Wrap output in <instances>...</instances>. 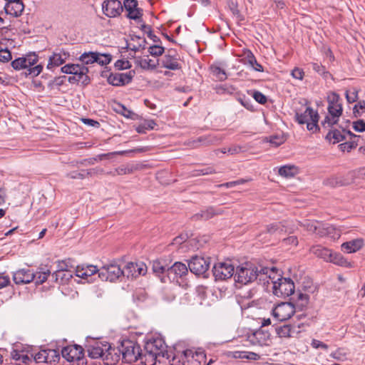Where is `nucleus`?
<instances>
[{
  "label": "nucleus",
  "mask_w": 365,
  "mask_h": 365,
  "mask_svg": "<svg viewBox=\"0 0 365 365\" xmlns=\"http://www.w3.org/2000/svg\"><path fill=\"white\" fill-rule=\"evenodd\" d=\"M38 61V56L33 52L14 60L11 64L12 68L16 71L26 69V76H30L34 78L38 76L43 70L41 64H36Z\"/></svg>",
  "instance_id": "f03ea898"
},
{
  "label": "nucleus",
  "mask_w": 365,
  "mask_h": 365,
  "mask_svg": "<svg viewBox=\"0 0 365 365\" xmlns=\"http://www.w3.org/2000/svg\"><path fill=\"white\" fill-rule=\"evenodd\" d=\"M163 346L161 340H153L145 342L144 349H142L141 363L145 365H154L156 361L157 356L160 355V350Z\"/></svg>",
  "instance_id": "39448f33"
},
{
  "label": "nucleus",
  "mask_w": 365,
  "mask_h": 365,
  "mask_svg": "<svg viewBox=\"0 0 365 365\" xmlns=\"http://www.w3.org/2000/svg\"><path fill=\"white\" fill-rule=\"evenodd\" d=\"M310 252L317 257L322 258L328 262L331 250L321 245H314L310 248Z\"/></svg>",
  "instance_id": "c85d7f7f"
},
{
  "label": "nucleus",
  "mask_w": 365,
  "mask_h": 365,
  "mask_svg": "<svg viewBox=\"0 0 365 365\" xmlns=\"http://www.w3.org/2000/svg\"><path fill=\"white\" fill-rule=\"evenodd\" d=\"M66 177L71 179H84L86 177V170L70 172L66 174Z\"/></svg>",
  "instance_id": "680f3d73"
},
{
  "label": "nucleus",
  "mask_w": 365,
  "mask_h": 365,
  "mask_svg": "<svg viewBox=\"0 0 365 365\" xmlns=\"http://www.w3.org/2000/svg\"><path fill=\"white\" fill-rule=\"evenodd\" d=\"M252 98L262 105H264L267 102V97L258 91L252 92Z\"/></svg>",
  "instance_id": "bf43d9fd"
},
{
  "label": "nucleus",
  "mask_w": 365,
  "mask_h": 365,
  "mask_svg": "<svg viewBox=\"0 0 365 365\" xmlns=\"http://www.w3.org/2000/svg\"><path fill=\"white\" fill-rule=\"evenodd\" d=\"M215 215L216 212H215L214 209L212 207H209L205 210H202L200 212L195 214L192 215V219L193 220H207Z\"/></svg>",
  "instance_id": "c9c22d12"
},
{
  "label": "nucleus",
  "mask_w": 365,
  "mask_h": 365,
  "mask_svg": "<svg viewBox=\"0 0 365 365\" xmlns=\"http://www.w3.org/2000/svg\"><path fill=\"white\" fill-rule=\"evenodd\" d=\"M111 55L110 54L97 53V61H96V63L101 66H105L108 64L111 61Z\"/></svg>",
  "instance_id": "3c124183"
},
{
  "label": "nucleus",
  "mask_w": 365,
  "mask_h": 365,
  "mask_svg": "<svg viewBox=\"0 0 365 365\" xmlns=\"http://www.w3.org/2000/svg\"><path fill=\"white\" fill-rule=\"evenodd\" d=\"M334 227L329 224H324L320 222L319 230L317 235L319 237L331 236L334 232Z\"/></svg>",
  "instance_id": "a19ab883"
},
{
  "label": "nucleus",
  "mask_w": 365,
  "mask_h": 365,
  "mask_svg": "<svg viewBox=\"0 0 365 365\" xmlns=\"http://www.w3.org/2000/svg\"><path fill=\"white\" fill-rule=\"evenodd\" d=\"M70 56L68 52L61 51L58 53L54 52L48 58L47 68L49 70L58 67L66 62Z\"/></svg>",
  "instance_id": "aec40b11"
},
{
  "label": "nucleus",
  "mask_w": 365,
  "mask_h": 365,
  "mask_svg": "<svg viewBox=\"0 0 365 365\" xmlns=\"http://www.w3.org/2000/svg\"><path fill=\"white\" fill-rule=\"evenodd\" d=\"M133 172V167L121 165V166H119L118 168H115V173H117V175L130 174Z\"/></svg>",
  "instance_id": "0e129e2a"
},
{
  "label": "nucleus",
  "mask_w": 365,
  "mask_h": 365,
  "mask_svg": "<svg viewBox=\"0 0 365 365\" xmlns=\"http://www.w3.org/2000/svg\"><path fill=\"white\" fill-rule=\"evenodd\" d=\"M11 356L17 362L18 364H28L31 360V356H29L28 354L25 353L24 350L19 351L17 349H14L11 352Z\"/></svg>",
  "instance_id": "2f4dec72"
},
{
  "label": "nucleus",
  "mask_w": 365,
  "mask_h": 365,
  "mask_svg": "<svg viewBox=\"0 0 365 365\" xmlns=\"http://www.w3.org/2000/svg\"><path fill=\"white\" fill-rule=\"evenodd\" d=\"M134 75V71H130L128 73H119V78H120V80L122 81V86H124L131 82Z\"/></svg>",
  "instance_id": "603ef678"
},
{
  "label": "nucleus",
  "mask_w": 365,
  "mask_h": 365,
  "mask_svg": "<svg viewBox=\"0 0 365 365\" xmlns=\"http://www.w3.org/2000/svg\"><path fill=\"white\" fill-rule=\"evenodd\" d=\"M162 66L173 71L180 68L178 58L170 54L165 55L162 59Z\"/></svg>",
  "instance_id": "c756f323"
},
{
  "label": "nucleus",
  "mask_w": 365,
  "mask_h": 365,
  "mask_svg": "<svg viewBox=\"0 0 365 365\" xmlns=\"http://www.w3.org/2000/svg\"><path fill=\"white\" fill-rule=\"evenodd\" d=\"M123 271L120 266L116 263L106 264L99 269L98 277L102 281L115 282L123 277Z\"/></svg>",
  "instance_id": "423d86ee"
},
{
  "label": "nucleus",
  "mask_w": 365,
  "mask_h": 365,
  "mask_svg": "<svg viewBox=\"0 0 365 365\" xmlns=\"http://www.w3.org/2000/svg\"><path fill=\"white\" fill-rule=\"evenodd\" d=\"M298 173V168L294 165H287L279 169V174L285 178H291Z\"/></svg>",
  "instance_id": "e433bc0d"
},
{
  "label": "nucleus",
  "mask_w": 365,
  "mask_h": 365,
  "mask_svg": "<svg viewBox=\"0 0 365 365\" xmlns=\"http://www.w3.org/2000/svg\"><path fill=\"white\" fill-rule=\"evenodd\" d=\"M217 141V139L211 135L207 136H201L197 138V140L194 141L195 144L201 143L204 145H208L215 143Z\"/></svg>",
  "instance_id": "8fccbe9b"
},
{
  "label": "nucleus",
  "mask_w": 365,
  "mask_h": 365,
  "mask_svg": "<svg viewBox=\"0 0 365 365\" xmlns=\"http://www.w3.org/2000/svg\"><path fill=\"white\" fill-rule=\"evenodd\" d=\"M275 268H269L262 265L252 267V277L257 284L262 285L264 290L272 284V292L279 297H287L294 294V284L290 278L280 277L274 281L272 275L275 272Z\"/></svg>",
  "instance_id": "f257e3e1"
},
{
  "label": "nucleus",
  "mask_w": 365,
  "mask_h": 365,
  "mask_svg": "<svg viewBox=\"0 0 365 365\" xmlns=\"http://www.w3.org/2000/svg\"><path fill=\"white\" fill-rule=\"evenodd\" d=\"M210 267L209 259L202 257L195 256L188 263L190 272L196 275H202L206 273Z\"/></svg>",
  "instance_id": "9d476101"
},
{
  "label": "nucleus",
  "mask_w": 365,
  "mask_h": 365,
  "mask_svg": "<svg viewBox=\"0 0 365 365\" xmlns=\"http://www.w3.org/2000/svg\"><path fill=\"white\" fill-rule=\"evenodd\" d=\"M41 270L38 272L36 274V277L34 279H36V283L38 284H43L48 279V277L51 274V272L48 269L43 270V269H41Z\"/></svg>",
  "instance_id": "de8ad7c7"
},
{
  "label": "nucleus",
  "mask_w": 365,
  "mask_h": 365,
  "mask_svg": "<svg viewBox=\"0 0 365 365\" xmlns=\"http://www.w3.org/2000/svg\"><path fill=\"white\" fill-rule=\"evenodd\" d=\"M123 277L136 278L145 274L147 267L143 262H128L122 269Z\"/></svg>",
  "instance_id": "f8f14e48"
},
{
  "label": "nucleus",
  "mask_w": 365,
  "mask_h": 365,
  "mask_svg": "<svg viewBox=\"0 0 365 365\" xmlns=\"http://www.w3.org/2000/svg\"><path fill=\"white\" fill-rule=\"evenodd\" d=\"M247 293V296L240 297L238 299V304L241 307L242 314L246 318L250 317L249 309L251 307L250 291H248Z\"/></svg>",
  "instance_id": "7c9ffc66"
},
{
  "label": "nucleus",
  "mask_w": 365,
  "mask_h": 365,
  "mask_svg": "<svg viewBox=\"0 0 365 365\" xmlns=\"http://www.w3.org/2000/svg\"><path fill=\"white\" fill-rule=\"evenodd\" d=\"M319 114L316 113L314 115L313 119H311V120L308 121V123H305V124H307V128L308 130L314 133L317 130H319L317 124L319 121Z\"/></svg>",
  "instance_id": "09e8293b"
},
{
  "label": "nucleus",
  "mask_w": 365,
  "mask_h": 365,
  "mask_svg": "<svg viewBox=\"0 0 365 365\" xmlns=\"http://www.w3.org/2000/svg\"><path fill=\"white\" fill-rule=\"evenodd\" d=\"M269 333L267 331L259 329L252 332V345L263 346L269 340Z\"/></svg>",
  "instance_id": "393cba45"
},
{
  "label": "nucleus",
  "mask_w": 365,
  "mask_h": 365,
  "mask_svg": "<svg viewBox=\"0 0 365 365\" xmlns=\"http://www.w3.org/2000/svg\"><path fill=\"white\" fill-rule=\"evenodd\" d=\"M322 128L328 130L325 138L333 144L338 143L347 138L348 130L341 125H339L338 123Z\"/></svg>",
  "instance_id": "6e6552de"
},
{
  "label": "nucleus",
  "mask_w": 365,
  "mask_h": 365,
  "mask_svg": "<svg viewBox=\"0 0 365 365\" xmlns=\"http://www.w3.org/2000/svg\"><path fill=\"white\" fill-rule=\"evenodd\" d=\"M188 274V268L187 265L180 262H175L167 269V278L170 281L178 282L179 279H184Z\"/></svg>",
  "instance_id": "9b49d317"
},
{
  "label": "nucleus",
  "mask_w": 365,
  "mask_h": 365,
  "mask_svg": "<svg viewBox=\"0 0 365 365\" xmlns=\"http://www.w3.org/2000/svg\"><path fill=\"white\" fill-rule=\"evenodd\" d=\"M102 10L106 16L114 18L120 15L123 6L119 0H105L102 4Z\"/></svg>",
  "instance_id": "ddd939ff"
},
{
  "label": "nucleus",
  "mask_w": 365,
  "mask_h": 365,
  "mask_svg": "<svg viewBox=\"0 0 365 365\" xmlns=\"http://www.w3.org/2000/svg\"><path fill=\"white\" fill-rule=\"evenodd\" d=\"M108 82L115 86H121L122 81L119 78V73H111L108 78Z\"/></svg>",
  "instance_id": "052dcab7"
},
{
  "label": "nucleus",
  "mask_w": 365,
  "mask_h": 365,
  "mask_svg": "<svg viewBox=\"0 0 365 365\" xmlns=\"http://www.w3.org/2000/svg\"><path fill=\"white\" fill-rule=\"evenodd\" d=\"M210 71L213 76L219 81H225L227 78L225 71L217 65H212Z\"/></svg>",
  "instance_id": "37998d69"
},
{
  "label": "nucleus",
  "mask_w": 365,
  "mask_h": 365,
  "mask_svg": "<svg viewBox=\"0 0 365 365\" xmlns=\"http://www.w3.org/2000/svg\"><path fill=\"white\" fill-rule=\"evenodd\" d=\"M155 125L156 123L153 120H145L137 127L136 130L138 133H145L147 130L154 129Z\"/></svg>",
  "instance_id": "a18cd8bd"
},
{
  "label": "nucleus",
  "mask_w": 365,
  "mask_h": 365,
  "mask_svg": "<svg viewBox=\"0 0 365 365\" xmlns=\"http://www.w3.org/2000/svg\"><path fill=\"white\" fill-rule=\"evenodd\" d=\"M295 305L292 302H282L272 310V314L279 322L288 320L295 313Z\"/></svg>",
  "instance_id": "1a4fd4ad"
},
{
  "label": "nucleus",
  "mask_w": 365,
  "mask_h": 365,
  "mask_svg": "<svg viewBox=\"0 0 365 365\" xmlns=\"http://www.w3.org/2000/svg\"><path fill=\"white\" fill-rule=\"evenodd\" d=\"M118 351L121 353L122 361L125 363L141 362L142 349L136 341L123 339L118 346Z\"/></svg>",
  "instance_id": "7ed1b4c3"
},
{
  "label": "nucleus",
  "mask_w": 365,
  "mask_h": 365,
  "mask_svg": "<svg viewBox=\"0 0 365 365\" xmlns=\"http://www.w3.org/2000/svg\"><path fill=\"white\" fill-rule=\"evenodd\" d=\"M164 47L159 45H153L149 47L148 51L153 56H160L164 53Z\"/></svg>",
  "instance_id": "6e6d98bb"
},
{
  "label": "nucleus",
  "mask_w": 365,
  "mask_h": 365,
  "mask_svg": "<svg viewBox=\"0 0 365 365\" xmlns=\"http://www.w3.org/2000/svg\"><path fill=\"white\" fill-rule=\"evenodd\" d=\"M36 274L27 269H21L14 273L13 280L16 284H26L34 280Z\"/></svg>",
  "instance_id": "dca6fc26"
},
{
  "label": "nucleus",
  "mask_w": 365,
  "mask_h": 365,
  "mask_svg": "<svg viewBox=\"0 0 365 365\" xmlns=\"http://www.w3.org/2000/svg\"><path fill=\"white\" fill-rule=\"evenodd\" d=\"M240 61L245 65L251 66V51L246 49L242 51V54L239 55Z\"/></svg>",
  "instance_id": "864d4df0"
},
{
  "label": "nucleus",
  "mask_w": 365,
  "mask_h": 365,
  "mask_svg": "<svg viewBox=\"0 0 365 365\" xmlns=\"http://www.w3.org/2000/svg\"><path fill=\"white\" fill-rule=\"evenodd\" d=\"M104 344L105 343L96 340L88 342L86 347L88 356L92 359L102 358L104 360L105 350L108 349Z\"/></svg>",
  "instance_id": "2eb2a0df"
},
{
  "label": "nucleus",
  "mask_w": 365,
  "mask_h": 365,
  "mask_svg": "<svg viewBox=\"0 0 365 365\" xmlns=\"http://www.w3.org/2000/svg\"><path fill=\"white\" fill-rule=\"evenodd\" d=\"M79 60L83 64H91L97 61V52H85L81 55Z\"/></svg>",
  "instance_id": "79ce46f5"
},
{
  "label": "nucleus",
  "mask_w": 365,
  "mask_h": 365,
  "mask_svg": "<svg viewBox=\"0 0 365 365\" xmlns=\"http://www.w3.org/2000/svg\"><path fill=\"white\" fill-rule=\"evenodd\" d=\"M235 279L237 283L247 284L251 282V272L247 267H237L235 275Z\"/></svg>",
  "instance_id": "a878e982"
},
{
  "label": "nucleus",
  "mask_w": 365,
  "mask_h": 365,
  "mask_svg": "<svg viewBox=\"0 0 365 365\" xmlns=\"http://www.w3.org/2000/svg\"><path fill=\"white\" fill-rule=\"evenodd\" d=\"M34 358L36 363H46V349H41L38 352L31 354V359Z\"/></svg>",
  "instance_id": "5fc2aeb1"
},
{
  "label": "nucleus",
  "mask_w": 365,
  "mask_h": 365,
  "mask_svg": "<svg viewBox=\"0 0 365 365\" xmlns=\"http://www.w3.org/2000/svg\"><path fill=\"white\" fill-rule=\"evenodd\" d=\"M227 4L230 10L238 21L244 20V17L240 14V11L237 9L238 5L236 1L233 0H227Z\"/></svg>",
  "instance_id": "49530a36"
},
{
  "label": "nucleus",
  "mask_w": 365,
  "mask_h": 365,
  "mask_svg": "<svg viewBox=\"0 0 365 365\" xmlns=\"http://www.w3.org/2000/svg\"><path fill=\"white\" fill-rule=\"evenodd\" d=\"M68 81L70 83H81L83 85H88L90 83V78L87 77V81L84 82V78L81 76H78L76 75H73L72 76H69L68 78Z\"/></svg>",
  "instance_id": "e2e57ef3"
},
{
  "label": "nucleus",
  "mask_w": 365,
  "mask_h": 365,
  "mask_svg": "<svg viewBox=\"0 0 365 365\" xmlns=\"http://www.w3.org/2000/svg\"><path fill=\"white\" fill-rule=\"evenodd\" d=\"M247 150V148L245 146H240V145H232L231 147L228 148L227 152L230 155H235L240 153L245 152Z\"/></svg>",
  "instance_id": "774afa93"
},
{
  "label": "nucleus",
  "mask_w": 365,
  "mask_h": 365,
  "mask_svg": "<svg viewBox=\"0 0 365 365\" xmlns=\"http://www.w3.org/2000/svg\"><path fill=\"white\" fill-rule=\"evenodd\" d=\"M61 355L70 362L80 361L83 356V349L79 345L67 346L61 350Z\"/></svg>",
  "instance_id": "4468645a"
},
{
  "label": "nucleus",
  "mask_w": 365,
  "mask_h": 365,
  "mask_svg": "<svg viewBox=\"0 0 365 365\" xmlns=\"http://www.w3.org/2000/svg\"><path fill=\"white\" fill-rule=\"evenodd\" d=\"M312 69L323 76L324 78H327L329 73L326 71V68L324 66L318 63H313L312 64Z\"/></svg>",
  "instance_id": "13d9d810"
},
{
  "label": "nucleus",
  "mask_w": 365,
  "mask_h": 365,
  "mask_svg": "<svg viewBox=\"0 0 365 365\" xmlns=\"http://www.w3.org/2000/svg\"><path fill=\"white\" fill-rule=\"evenodd\" d=\"M296 296V299H294V297L292 298L295 302V307L302 309L308 304L309 299V295L307 294L299 292L297 294Z\"/></svg>",
  "instance_id": "58836bf2"
},
{
  "label": "nucleus",
  "mask_w": 365,
  "mask_h": 365,
  "mask_svg": "<svg viewBox=\"0 0 365 365\" xmlns=\"http://www.w3.org/2000/svg\"><path fill=\"white\" fill-rule=\"evenodd\" d=\"M324 184L331 187H336L346 185L347 182L344 177L334 175L324 180Z\"/></svg>",
  "instance_id": "f704fd0d"
},
{
  "label": "nucleus",
  "mask_w": 365,
  "mask_h": 365,
  "mask_svg": "<svg viewBox=\"0 0 365 365\" xmlns=\"http://www.w3.org/2000/svg\"><path fill=\"white\" fill-rule=\"evenodd\" d=\"M76 275L84 279H87L88 282H91L92 279H89L93 274L97 272L99 274V269L94 265H78L75 269Z\"/></svg>",
  "instance_id": "a211bd4d"
},
{
  "label": "nucleus",
  "mask_w": 365,
  "mask_h": 365,
  "mask_svg": "<svg viewBox=\"0 0 365 365\" xmlns=\"http://www.w3.org/2000/svg\"><path fill=\"white\" fill-rule=\"evenodd\" d=\"M328 262L345 267H351V263L348 262L347 259L344 258L341 254L334 252L332 250Z\"/></svg>",
  "instance_id": "473e14b6"
},
{
  "label": "nucleus",
  "mask_w": 365,
  "mask_h": 365,
  "mask_svg": "<svg viewBox=\"0 0 365 365\" xmlns=\"http://www.w3.org/2000/svg\"><path fill=\"white\" fill-rule=\"evenodd\" d=\"M7 4H6L4 9L7 14H9L14 17L20 16L24 9V5L21 0H6Z\"/></svg>",
  "instance_id": "f3484780"
},
{
  "label": "nucleus",
  "mask_w": 365,
  "mask_h": 365,
  "mask_svg": "<svg viewBox=\"0 0 365 365\" xmlns=\"http://www.w3.org/2000/svg\"><path fill=\"white\" fill-rule=\"evenodd\" d=\"M286 224L287 222H282L270 224L267 226V232L280 240L284 234L292 232Z\"/></svg>",
  "instance_id": "412c9836"
},
{
  "label": "nucleus",
  "mask_w": 365,
  "mask_h": 365,
  "mask_svg": "<svg viewBox=\"0 0 365 365\" xmlns=\"http://www.w3.org/2000/svg\"><path fill=\"white\" fill-rule=\"evenodd\" d=\"M46 363L51 364L53 362H58L60 359V354L56 349H46Z\"/></svg>",
  "instance_id": "c03bdc74"
},
{
  "label": "nucleus",
  "mask_w": 365,
  "mask_h": 365,
  "mask_svg": "<svg viewBox=\"0 0 365 365\" xmlns=\"http://www.w3.org/2000/svg\"><path fill=\"white\" fill-rule=\"evenodd\" d=\"M71 259H68L66 260L58 261L57 269L51 274V277L54 282H58L59 276L62 274V272H74L75 267L71 264Z\"/></svg>",
  "instance_id": "5701e85b"
},
{
  "label": "nucleus",
  "mask_w": 365,
  "mask_h": 365,
  "mask_svg": "<svg viewBox=\"0 0 365 365\" xmlns=\"http://www.w3.org/2000/svg\"><path fill=\"white\" fill-rule=\"evenodd\" d=\"M277 335L281 338L295 337L299 332L294 326L285 324L276 328Z\"/></svg>",
  "instance_id": "b1692460"
},
{
  "label": "nucleus",
  "mask_w": 365,
  "mask_h": 365,
  "mask_svg": "<svg viewBox=\"0 0 365 365\" xmlns=\"http://www.w3.org/2000/svg\"><path fill=\"white\" fill-rule=\"evenodd\" d=\"M316 113H318L311 107H307L303 113H296L295 118L299 124H305V123H308L311 119H313Z\"/></svg>",
  "instance_id": "cd10ccee"
},
{
  "label": "nucleus",
  "mask_w": 365,
  "mask_h": 365,
  "mask_svg": "<svg viewBox=\"0 0 365 365\" xmlns=\"http://www.w3.org/2000/svg\"><path fill=\"white\" fill-rule=\"evenodd\" d=\"M320 222L313 221L310 220H304L302 222H299V225L301 227H304L306 230L315 233L317 235V232L319 230Z\"/></svg>",
  "instance_id": "4c0bfd02"
},
{
  "label": "nucleus",
  "mask_w": 365,
  "mask_h": 365,
  "mask_svg": "<svg viewBox=\"0 0 365 365\" xmlns=\"http://www.w3.org/2000/svg\"><path fill=\"white\" fill-rule=\"evenodd\" d=\"M115 67L118 70L128 69L131 67L130 63L128 60H118L115 63Z\"/></svg>",
  "instance_id": "338daca9"
},
{
  "label": "nucleus",
  "mask_w": 365,
  "mask_h": 365,
  "mask_svg": "<svg viewBox=\"0 0 365 365\" xmlns=\"http://www.w3.org/2000/svg\"><path fill=\"white\" fill-rule=\"evenodd\" d=\"M104 346L108 348V349H106L104 352L103 361L106 364L112 365L122 359V354L118 351V348H112L107 342H105Z\"/></svg>",
  "instance_id": "6ab92c4d"
},
{
  "label": "nucleus",
  "mask_w": 365,
  "mask_h": 365,
  "mask_svg": "<svg viewBox=\"0 0 365 365\" xmlns=\"http://www.w3.org/2000/svg\"><path fill=\"white\" fill-rule=\"evenodd\" d=\"M234 272L235 267L230 261L219 262L215 263L212 268V273L215 280L230 279L233 276Z\"/></svg>",
  "instance_id": "0eeeda50"
},
{
  "label": "nucleus",
  "mask_w": 365,
  "mask_h": 365,
  "mask_svg": "<svg viewBox=\"0 0 365 365\" xmlns=\"http://www.w3.org/2000/svg\"><path fill=\"white\" fill-rule=\"evenodd\" d=\"M339 101V96L335 93H333L328 96L329 115H327L322 121V127L329 126L331 124H336V123H338L339 117L342 114V106Z\"/></svg>",
  "instance_id": "20e7f679"
},
{
  "label": "nucleus",
  "mask_w": 365,
  "mask_h": 365,
  "mask_svg": "<svg viewBox=\"0 0 365 365\" xmlns=\"http://www.w3.org/2000/svg\"><path fill=\"white\" fill-rule=\"evenodd\" d=\"M137 64L145 70H153L157 67L158 63L148 58H139L136 61Z\"/></svg>",
  "instance_id": "ea45409f"
},
{
  "label": "nucleus",
  "mask_w": 365,
  "mask_h": 365,
  "mask_svg": "<svg viewBox=\"0 0 365 365\" xmlns=\"http://www.w3.org/2000/svg\"><path fill=\"white\" fill-rule=\"evenodd\" d=\"M71 74L72 75H76L78 76H81V78H84V82L87 81L88 73V68L85 66L84 65H80V64H71Z\"/></svg>",
  "instance_id": "72a5a7b5"
},
{
  "label": "nucleus",
  "mask_w": 365,
  "mask_h": 365,
  "mask_svg": "<svg viewBox=\"0 0 365 365\" xmlns=\"http://www.w3.org/2000/svg\"><path fill=\"white\" fill-rule=\"evenodd\" d=\"M138 3L137 0H125L123 3V6L125 9L130 13L133 10L140 9L138 7Z\"/></svg>",
  "instance_id": "4d7b16f0"
},
{
  "label": "nucleus",
  "mask_w": 365,
  "mask_h": 365,
  "mask_svg": "<svg viewBox=\"0 0 365 365\" xmlns=\"http://www.w3.org/2000/svg\"><path fill=\"white\" fill-rule=\"evenodd\" d=\"M339 147L340 150L343 152H344V151L350 152L351 150L356 148V144L353 142H350V140H349L345 143H341L339 145Z\"/></svg>",
  "instance_id": "69168bd1"
},
{
  "label": "nucleus",
  "mask_w": 365,
  "mask_h": 365,
  "mask_svg": "<svg viewBox=\"0 0 365 365\" xmlns=\"http://www.w3.org/2000/svg\"><path fill=\"white\" fill-rule=\"evenodd\" d=\"M152 269L155 274L161 277V281L163 282H166L167 269H169V266L164 264V262L156 260L153 261Z\"/></svg>",
  "instance_id": "bb28decb"
},
{
  "label": "nucleus",
  "mask_w": 365,
  "mask_h": 365,
  "mask_svg": "<svg viewBox=\"0 0 365 365\" xmlns=\"http://www.w3.org/2000/svg\"><path fill=\"white\" fill-rule=\"evenodd\" d=\"M364 246L363 238H356L341 244V250L346 253L351 254L356 252Z\"/></svg>",
  "instance_id": "4be33fe9"
}]
</instances>
